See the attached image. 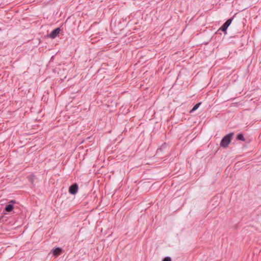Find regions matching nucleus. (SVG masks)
Instances as JSON below:
<instances>
[{"mask_svg": "<svg viewBox=\"0 0 261 261\" xmlns=\"http://www.w3.org/2000/svg\"><path fill=\"white\" fill-rule=\"evenodd\" d=\"M233 136V133H230L225 136L221 141L220 146L224 148H227L230 144Z\"/></svg>", "mask_w": 261, "mask_h": 261, "instance_id": "obj_1", "label": "nucleus"}, {"mask_svg": "<svg viewBox=\"0 0 261 261\" xmlns=\"http://www.w3.org/2000/svg\"><path fill=\"white\" fill-rule=\"evenodd\" d=\"M16 203V202L14 200H11L8 202V204L6 205L3 213V217L6 214H8L12 212L14 208V204Z\"/></svg>", "mask_w": 261, "mask_h": 261, "instance_id": "obj_2", "label": "nucleus"}, {"mask_svg": "<svg viewBox=\"0 0 261 261\" xmlns=\"http://www.w3.org/2000/svg\"><path fill=\"white\" fill-rule=\"evenodd\" d=\"M232 20H233V18H230L227 19L225 21V22L220 28L219 30H221V31L226 33L228 27L231 24Z\"/></svg>", "mask_w": 261, "mask_h": 261, "instance_id": "obj_3", "label": "nucleus"}, {"mask_svg": "<svg viewBox=\"0 0 261 261\" xmlns=\"http://www.w3.org/2000/svg\"><path fill=\"white\" fill-rule=\"evenodd\" d=\"M78 189V185L76 183H74L69 187V192L71 194L74 195L77 192Z\"/></svg>", "mask_w": 261, "mask_h": 261, "instance_id": "obj_4", "label": "nucleus"}, {"mask_svg": "<svg viewBox=\"0 0 261 261\" xmlns=\"http://www.w3.org/2000/svg\"><path fill=\"white\" fill-rule=\"evenodd\" d=\"M61 31V29L59 28H57L54 30H53L51 33L48 35L49 37L51 39L56 38L59 35Z\"/></svg>", "mask_w": 261, "mask_h": 261, "instance_id": "obj_5", "label": "nucleus"}, {"mask_svg": "<svg viewBox=\"0 0 261 261\" xmlns=\"http://www.w3.org/2000/svg\"><path fill=\"white\" fill-rule=\"evenodd\" d=\"M62 251L63 250L61 248L57 247L55 249H53L52 250V252L55 256L57 257L61 253Z\"/></svg>", "mask_w": 261, "mask_h": 261, "instance_id": "obj_6", "label": "nucleus"}, {"mask_svg": "<svg viewBox=\"0 0 261 261\" xmlns=\"http://www.w3.org/2000/svg\"><path fill=\"white\" fill-rule=\"evenodd\" d=\"M201 104V102H199L197 103H196L192 109V110L190 111V113H192L195 111H196L200 106V105Z\"/></svg>", "mask_w": 261, "mask_h": 261, "instance_id": "obj_7", "label": "nucleus"}, {"mask_svg": "<svg viewBox=\"0 0 261 261\" xmlns=\"http://www.w3.org/2000/svg\"><path fill=\"white\" fill-rule=\"evenodd\" d=\"M237 139L238 140L245 141V138L243 136V135L242 134H239L237 136Z\"/></svg>", "mask_w": 261, "mask_h": 261, "instance_id": "obj_8", "label": "nucleus"}, {"mask_svg": "<svg viewBox=\"0 0 261 261\" xmlns=\"http://www.w3.org/2000/svg\"><path fill=\"white\" fill-rule=\"evenodd\" d=\"M162 261H171V258L169 256H166L163 259Z\"/></svg>", "mask_w": 261, "mask_h": 261, "instance_id": "obj_9", "label": "nucleus"}]
</instances>
